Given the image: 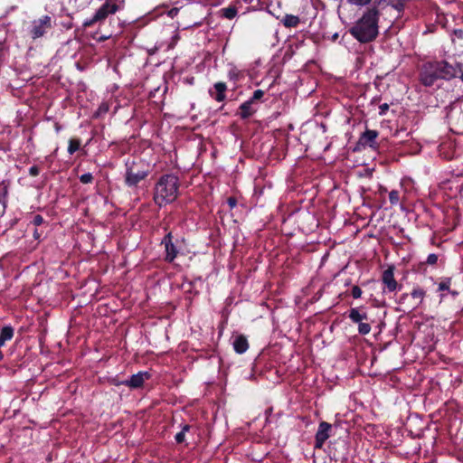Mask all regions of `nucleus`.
I'll return each instance as SVG.
<instances>
[{
    "mask_svg": "<svg viewBox=\"0 0 463 463\" xmlns=\"http://www.w3.org/2000/svg\"><path fill=\"white\" fill-rule=\"evenodd\" d=\"M52 28V18L49 15H44L38 20H34L30 30L33 39H37L43 36L48 30Z\"/></svg>",
    "mask_w": 463,
    "mask_h": 463,
    "instance_id": "7",
    "label": "nucleus"
},
{
    "mask_svg": "<svg viewBox=\"0 0 463 463\" xmlns=\"http://www.w3.org/2000/svg\"><path fill=\"white\" fill-rule=\"evenodd\" d=\"M379 15L377 7L368 8L362 17L349 29L350 34L361 43L374 41L379 34Z\"/></svg>",
    "mask_w": 463,
    "mask_h": 463,
    "instance_id": "2",
    "label": "nucleus"
},
{
    "mask_svg": "<svg viewBox=\"0 0 463 463\" xmlns=\"http://www.w3.org/2000/svg\"><path fill=\"white\" fill-rule=\"evenodd\" d=\"M348 317L353 323L359 324L364 320L368 319V316L366 313H361L358 308H351L349 310Z\"/></svg>",
    "mask_w": 463,
    "mask_h": 463,
    "instance_id": "16",
    "label": "nucleus"
},
{
    "mask_svg": "<svg viewBox=\"0 0 463 463\" xmlns=\"http://www.w3.org/2000/svg\"><path fill=\"white\" fill-rule=\"evenodd\" d=\"M40 174V168L37 165H32L29 168V175L31 176H37Z\"/></svg>",
    "mask_w": 463,
    "mask_h": 463,
    "instance_id": "36",
    "label": "nucleus"
},
{
    "mask_svg": "<svg viewBox=\"0 0 463 463\" xmlns=\"http://www.w3.org/2000/svg\"><path fill=\"white\" fill-rule=\"evenodd\" d=\"M362 289L358 286H354L351 289V295L354 298H359L362 296Z\"/></svg>",
    "mask_w": 463,
    "mask_h": 463,
    "instance_id": "31",
    "label": "nucleus"
},
{
    "mask_svg": "<svg viewBox=\"0 0 463 463\" xmlns=\"http://www.w3.org/2000/svg\"><path fill=\"white\" fill-rule=\"evenodd\" d=\"M457 176H463V169L456 174Z\"/></svg>",
    "mask_w": 463,
    "mask_h": 463,
    "instance_id": "43",
    "label": "nucleus"
},
{
    "mask_svg": "<svg viewBox=\"0 0 463 463\" xmlns=\"http://www.w3.org/2000/svg\"><path fill=\"white\" fill-rule=\"evenodd\" d=\"M382 192H387V189L386 188H383Z\"/></svg>",
    "mask_w": 463,
    "mask_h": 463,
    "instance_id": "45",
    "label": "nucleus"
},
{
    "mask_svg": "<svg viewBox=\"0 0 463 463\" xmlns=\"http://www.w3.org/2000/svg\"><path fill=\"white\" fill-rule=\"evenodd\" d=\"M150 378V373L140 371L137 373L131 375L129 379L124 380L123 383L130 389H139L143 387L145 381L149 380Z\"/></svg>",
    "mask_w": 463,
    "mask_h": 463,
    "instance_id": "11",
    "label": "nucleus"
},
{
    "mask_svg": "<svg viewBox=\"0 0 463 463\" xmlns=\"http://www.w3.org/2000/svg\"><path fill=\"white\" fill-rule=\"evenodd\" d=\"M31 222L35 227H39V226L43 225L45 222V221H44V219H43V217L42 215L36 214V215L33 216V221Z\"/></svg>",
    "mask_w": 463,
    "mask_h": 463,
    "instance_id": "29",
    "label": "nucleus"
},
{
    "mask_svg": "<svg viewBox=\"0 0 463 463\" xmlns=\"http://www.w3.org/2000/svg\"><path fill=\"white\" fill-rule=\"evenodd\" d=\"M179 13V8L177 7H174L172 9H170L168 11V15L171 17V18H174L175 16L177 15V14Z\"/></svg>",
    "mask_w": 463,
    "mask_h": 463,
    "instance_id": "39",
    "label": "nucleus"
},
{
    "mask_svg": "<svg viewBox=\"0 0 463 463\" xmlns=\"http://www.w3.org/2000/svg\"><path fill=\"white\" fill-rule=\"evenodd\" d=\"M382 282L389 292H394L402 288L394 278V267L389 266L382 274Z\"/></svg>",
    "mask_w": 463,
    "mask_h": 463,
    "instance_id": "10",
    "label": "nucleus"
},
{
    "mask_svg": "<svg viewBox=\"0 0 463 463\" xmlns=\"http://www.w3.org/2000/svg\"><path fill=\"white\" fill-rule=\"evenodd\" d=\"M124 183L129 188H136L152 172L151 165L140 157L128 158L125 162Z\"/></svg>",
    "mask_w": 463,
    "mask_h": 463,
    "instance_id": "4",
    "label": "nucleus"
},
{
    "mask_svg": "<svg viewBox=\"0 0 463 463\" xmlns=\"http://www.w3.org/2000/svg\"><path fill=\"white\" fill-rule=\"evenodd\" d=\"M179 178L174 174H165L159 177L155 184L154 202L159 207L175 202L179 193Z\"/></svg>",
    "mask_w": 463,
    "mask_h": 463,
    "instance_id": "3",
    "label": "nucleus"
},
{
    "mask_svg": "<svg viewBox=\"0 0 463 463\" xmlns=\"http://www.w3.org/2000/svg\"><path fill=\"white\" fill-rule=\"evenodd\" d=\"M407 0H394L392 6L399 12H402L404 9L405 2Z\"/></svg>",
    "mask_w": 463,
    "mask_h": 463,
    "instance_id": "30",
    "label": "nucleus"
},
{
    "mask_svg": "<svg viewBox=\"0 0 463 463\" xmlns=\"http://www.w3.org/2000/svg\"><path fill=\"white\" fill-rule=\"evenodd\" d=\"M372 0H347L351 5L364 6L371 3Z\"/></svg>",
    "mask_w": 463,
    "mask_h": 463,
    "instance_id": "32",
    "label": "nucleus"
},
{
    "mask_svg": "<svg viewBox=\"0 0 463 463\" xmlns=\"http://www.w3.org/2000/svg\"><path fill=\"white\" fill-rule=\"evenodd\" d=\"M265 95V91L262 90H256L251 98L250 99L254 104L259 102V101H261L262 98L264 97Z\"/></svg>",
    "mask_w": 463,
    "mask_h": 463,
    "instance_id": "27",
    "label": "nucleus"
},
{
    "mask_svg": "<svg viewBox=\"0 0 463 463\" xmlns=\"http://www.w3.org/2000/svg\"><path fill=\"white\" fill-rule=\"evenodd\" d=\"M456 77L463 80L462 65L450 64L444 60L427 61L419 71V80L427 88H439L443 80H450Z\"/></svg>",
    "mask_w": 463,
    "mask_h": 463,
    "instance_id": "1",
    "label": "nucleus"
},
{
    "mask_svg": "<svg viewBox=\"0 0 463 463\" xmlns=\"http://www.w3.org/2000/svg\"><path fill=\"white\" fill-rule=\"evenodd\" d=\"M267 9L269 14L277 19H280L281 24L286 28H296L300 24V19L297 15L288 14L282 15L281 5L283 0H267Z\"/></svg>",
    "mask_w": 463,
    "mask_h": 463,
    "instance_id": "5",
    "label": "nucleus"
},
{
    "mask_svg": "<svg viewBox=\"0 0 463 463\" xmlns=\"http://www.w3.org/2000/svg\"><path fill=\"white\" fill-rule=\"evenodd\" d=\"M330 458L335 462L344 463L346 460L345 457H339L335 452L330 455Z\"/></svg>",
    "mask_w": 463,
    "mask_h": 463,
    "instance_id": "35",
    "label": "nucleus"
},
{
    "mask_svg": "<svg viewBox=\"0 0 463 463\" xmlns=\"http://www.w3.org/2000/svg\"><path fill=\"white\" fill-rule=\"evenodd\" d=\"M227 203L230 209H233L237 205V199L234 196H230L227 198Z\"/></svg>",
    "mask_w": 463,
    "mask_h": 463,
    "instance_id": "37",
    "label": "nucleus"
},
{
    "mask_svg": "<svg viewBox=\"0 0 463 463\" xmlns=\"http://www.w3.org/2000/svg\"><path fill=\"white\" fill-rule=\"evenodd\" d=\"M377 137H378V132L376 130L367 129L363 133V135L361 137V140L365 145L372 146L373 143L375 142V139L377 138Z\"/></svg>",
    "mask_w": 463,
    "mask_h": 463,
    "instance_id": "17",
    "label": "nucleus"
},
{
    "mask_svg": "<svg viewBox=\"0 0 463 463\" xmlns=\"http://www.w3.org/2000/svg\"><path fill=\"white\" fill-rule=\"evenodd\" d=\"M409 297V294L408 293H403L401 297H400V303H403Z\"/></svg>",
    "mask_w": 463,
    "mask_h": 463,
    "instance_id": "41",
    "label": "nucleus"
},
{
    "mask_svg": "<svg viewBox=\"0 0 463 463\" xmlns=\"http://www.w3.org/2000/svg\"><path fill=\"white\" fill-rule=\"evenodd\" d=\"M14 330L11 326H5L1 329L0 336L5 341H9L14 337Z\"/></svg>",
    "mask_w": 463,
    "mask_h": 463,
    "instance_id": "22",
    "label": "nucleus"
},
{
    "mask_svg": "<svg viewBox=\"0 0 463 463\" xmlns=\"http://www.w3.org/2000/svg\"><path fill=\"white\" fill-rule=\"evenodd\" d=\"M379 114L381 116H383L386 114V112L388 111L389 109V104L388 103H383L382 105L379 106Z\"/></svg>",
    "mask_w": 463,
    "mask_h": 463,
    "instance_id": "38",
    "label": "nucleus"
},
{
    "mask_svg": "<svg viewBox=\"0 0 463 463\" xmlns=\"http://www.w3.org/2000/svg\"><path fill=\"white\" fill-rule=\"evenodd\" d=\"M244 78L243 71L238 70L237 68H232L228 72V79L234 83L241 81Z\"/></svg>",
    "mask_w": 463,
    "mask_h": 463,
    "instance_id": "19",
    "label": "nucleus"
},
{
    "mask_svg": "<svg viewBox=\"0 0 463 463\" xmlns=\"http://www.w3.org/2000/svg\"><path fill=\"white\" fill-rule=\"evenodd\" d=\"M438 259H439V257L437 254L430 253L427 257L426 263L429 265H435L438 261Z\"/></svg>",
    "mask_w": 463,
    "mask_h": 463,
    "instance_id": "33",
    "label": "nucleus"
},
{
    "mask_svg": "<svg viewBox=\"0 0 463 463\" xmlns=\"http://www.w3.org/2000/svg\"><path fill=\"white\" fill-rule=\"evenodd\" d=\"M191 429L189 424H184L182 427L181 431L177 432L175 436V440L177 444H182L185 441V433Z\"/></svg>",
    "mask_w": 463,
    "mask_h": 463,
    "instance_id": "21",
    "label": "nucleus"
},
{
    "mask_svg": "<svg viewBox=\"0 0 463 463\" xmlns=\"http://www.w3.org/2000/svg\"><path fill=\"white\" fill-rule=\"evenodd\" d=\"M7 193V186L0 185V204H2L4 208L6 206Z\"/></svg>",
    "mask_w": 463,
    "mask_h": 463,
    "instance_id": "26",
    "label": "nucleus"
},
{
    "mask_svg": "<svg viewBox=\"0 0 463 463\" xmlns=\"http://www.w3.org/2000/svg\"><path fill=\"white\" fill-rule=\"evenodd\" d=\"M371 331V325L367 322H361L358 324V332L360 335H368Z\"/></svg>",
    "mask_w": 463,
    "mask_h": 463,
    "instance_id": "24",
    "label": "nucleus"
},
{
    "mask_svg": "<svg viewBox=\"0 0 463 463\" xmlns=\"http://www.w3.org/2000/svg\"><path fill=\"white\" fill-rule=\"evenodd\" d=\"M201 23H194V25H200Z\"/></svg>",
    "mask_w": 463,
    "mask_h": 463,
    "instance_id": "47",
    "label": "nucleus"
},
{
    "mask_svg": "<svg viewBox=\"0 0 463 463\" xmlns=\"http://www.w3.org/2000/svg\"><path fill=\"white\" fill-rule=\"evenodd\" d=\"M331 431L332 425L326 421H321L315 435L314 448L317 449H321L324 447L326 439L331 436Z\"/></svg>",
    "mask_w": 463,
    "mask_h": 463,
    "instance_id": "9",
    "label": "nucleus"
},
{
    "mask_svg": "<svg viewBox=\"0 0 463 463\" xmlns=\"http://www.w3.org/2000/svg\"><path fill=\"white\" fill-rule=\"evenodd\" d=\"M452 284L451 277H443L441 278L440 282L438 285V291H448L452 297H458L459 295L458 290L451 289L450 286Z\"/></svg>",
    "mask_w": 463,
    "mask_h": 463,
    "instance_id": "15",
    "label": "nucleus"
},
{
    "mask_svg": "<svg viewBox=\"0 0 463 463\" xmlns=\"http://www.w3.org/2000/svg\"><path fill=\"white\" fill-rule=\"evenodd\" d=\"M239 109L240 117L242 119L249 118L257 111V109L254 108V103L250 99H248L242 104H241Z\"/></svg>",
    "mask_w": 463,
    "mask_h": 463,
    "instance_id": "13",
    "label": "nucleus"
},
{
    "mask_svg": "<svg viewBox=\"0 0 463 463\" xmlns=\"http://www.w3.org/2000/svg\"><path fill=\"white\" fill-rule=\"evenodd\" d=\"M118 10V5L115 3H104L94 14L90 19H87L83 23V27L88 28L94 25L96 23L103 22L109 14H113Z\"/></svg>",
    "mask_w": 463,
    "mask_h": 463,
    "instance_id": "6",
    "label": "nucleus"
},
{
    "mask_svg": "<svg viewBox=\"0 0 463 463\" xmlns=\"http://www.w3.org/2000/svg\"><path fill=\"white\" fill-rule=\"evenodd\" d=\"M65 26L67 27V29H71L72 25H71V24L70 23V24H67Z\"/></svg>",
    "mask_w": 463,
    "mask_h": 463,
    "instance_id": "44",
    "label": "nucleus"
},
{
    "mask_svg": "<svg viewBox=\"0 0 463 463\" xmlns=\"http://www.w3.org/2000/svg\"><path fill=\"white\" fill-rule=\"evenodd\" d=\"M109 383L114 386L124 385V381H119L117 378H112Z\"/></svg>",
    "mask_w": 463,
    "mask_h": 463,
    "instance_id": "40",
    "label": "nucleus"
},
{
    "mask_svg": "<svg viewBox=\"0 0 463 463\" xmlns=\"http://www.w3.org/2000/svg\"><path fill=\"white\" fill-rule=\"evenodd\" d=\"M5 342H6V341H5V339H3V337H1V336H0V347H2L3 345H5Z\"/></svg>",
    "mask_w": 463,
    "mask_h": 463,
    "instance_id": "42",
    "label": "nucleus"
},
{
    "mask_svg": "<svg viewBox=\"0 0 463 463\" xmlns=\"http://www.w3.org/2000/svg\"><path fill=\"white\" fill-rule=\"evenodd\" d=\"M337 36H338V35H337V33H335V34L334 35V39H336V38H337Z\"/></svg>",
    "mask_w": 463,
    "mask_h": 463,
    "instance_id": "46",
    "label": "nucleus"
},
{
    "mask_svg": "<svg viewBox=\"0 0 463 463\" xmlns=\"http://www.w3.org/2000/svg\"><path fill=\"white\" fill-rule=\"evenodd\" d=\"M213 89L214 90H209V95L218 102L223 101L226 99V83L222 81L216 82L213 84Z\"/></svg>",
    "mask_w": 463,
    "mask_h": 463,
    "instance_id": "12",
    "label": "nucleus"
},
{
    "mask_svg": "<svg viewBox=\"0 0 463 463\" xmlns=\"http://www.w3.org/2000/svg\"><path fill=\"white\" fill-rule=\"evenodd\" d=\"M174 237L171 232H169L167 234L165 235L163 238L161 244L165 247V261L167 263H172L177 257L179 250H177V247L174 243L173 241Z\"/></svg>",
    "mask_w": 463,
    "mask_h": 463,
    "instance_id": "8",
    "label": "nucleus"
},
{
    "mask_svg": "<svg viewBox=\"0 0 463 463\" xmlns=\"http://www.w3.org/2000/svg\"><path fill=\"white\" fill-rule=\"evenodd\" d=\"M43 235V231L39 229L38 227H35V229L33 232V239L40 241L42 239Z\"/></svg>",
    "mask_w": 463,
    "mask_h": 463,
    "instance_id": "34",
    "label": "nucleus"
},
{
    "mask_svg": "<svg viewBox=\"0 0 463 463\" xmlns=\"http://www.w3.org/2000/svg\"><path fill=\"white\" fill-rule=\"evenodd\" d=\"M79 178H80V183H82V184H90L93 182V179H94L92 174H90V173L83 174Z\"/></svg>",
    "mask_w": 463,
    "mask_h": 463,
    "instance_id": "28",
    "label": "nucleus"
},
{
    "mask_svg": "<svg viewBox=\"0 0 463 463\" xmlns=\"http://www.w3.org/2000/svg\"><path fill=\"white\" fill-rule=\"evenodd\" d=\"M80 146H81L80 139L77 138V137H72V138L69 139L67 151L70 155H73L75 152H77L80 148Z\"/></svg>",
    "mask_w": 463,
    "mask_h": 463,
    "instance_id": "20",
    "label": "nucleus"
},
{
    "mask_svg": "<svg viewBox=\"0 0 463 463\" xmlns=\"http://www.w3.org/2000/svg\"><path fill=\"white\" fill-rule=\"evenodd\" d=\"M222 16L227 19H232L237 14V8L235 6L230 5L228 7L222 8L221 10Z\"/></svg>",
    "mask_w": 463,
    "mask_h": 463,
    "instance_id": "23",
    "label": "nucleus"
},
{
    "mask_svg": "<svg viewBox=\"0 0 463 463\" xmlns=\"http://www.w3.org/2000/svg\"><path fill=\"white\" fill-rule=\"evenodd\" d=\"M389 200L391 204L396 205L400 202V192L398 190H392L389 193Z\"/></svg>",
    "mask_w": 463,
    "mask_h": 463,
    "instance_id": "25",
    "label": "nucleus"
},
{
    "mask_svg": "<svg viewBox=\"0 0 463 463\" xmlns=\"http://www.w3.org/2000/svg\"><path fill=\"white\" fill-rule=\"evenodd\" d=\"M232 345L234 351L239 354H244L249 348V342L243 335H237Z\"/></svg>",
    "mask_w": 463,
    "mask_h": 463,
    "instance_id": "14",
    "label": "nucleus"
},
{
    "mask_svg": "<svg viewBox=\"0 0 463 463\" xmlns=\"http://www.w3.org/2000/svg\"><path fill=\"white\" fill-rule=\"evenodd\" d=\"M410 295L413 299L418 300V303L413 307V308H416L417 307H419L420 304L422 303L426 296V291L420 287H415L413 288Z\"/></svg>",
    "mask_w": 463,
    "mask_h": 463,
    "instance_id": "18",
    "label": "nucleus"
}]
</instances>
